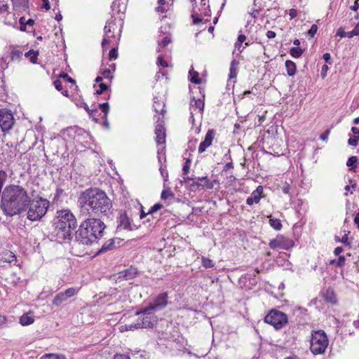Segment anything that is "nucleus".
Returning a JSON list of instances; mask_svg holds the SVG:
<instances>
[{
    "label": "nucleus",
    "instance_id": "nucleus-1",
    "mask_svg": "<svg viewBox=\"0 0 359 359\" xmlns=\"http://www.w3.org/2000/svg\"><path fill=\"white\" fill-rule=\"evenodd\" d=\"M80 217H91L93 215H107L112 208V203L106 193L99 189H87L79 198Z\"/></svg>",
    "mask_w": 359,
    "mask_h": 359
},
{
    "label": "nucleus",
    "instance_id": "nucleus-2",
    "mask_svg": "<svg viewBox=\"0 0 359 359\" xmlns=\"http://www.w3.org/2000/svg\"><path fill=\"white\" fill-rule=\"evenodd\" d=\"M29 203L30 197L21 186L11 184L2 191L0 207L7 216L12 217L26 211Z\"/></svg>",
    "mask_w": 359,
    "mask_h": 359
},
{
    "label": "nucleus",
    "instance_id": "nucleus-3",
    "mask_svg": "<svg viewBox=\"0 0 359 359\" xmlns=\"http://www.w3.org/2000/svg\"><path fill=\"white\" fill-rule=\"evenodd\" d=\"M75 232V241L82 245H91L97 243L104 233L106 225L99 218L87 217Z\"/></svg>",
    "mask_w": 359,
    "mask_h": 359
},
{
    "label": "nucleus",
    "instance_id": "nucleus-4",
    "mask_svg": "<svg viewBox=\"0 0 359 359\" xmlns=\"http://www.w3.org/2000/svg\"><path fill=\"white\" fill-rule=\"evenodd\" d=\"M53 226V234L59 242H62L72 239L73 231L77 226V221L69 210H62L57 212Z\"/></svg>",
    "mask_w": 359,
    "mask_h": 359
},
{
    "label": "nucleus",
    "instance_id": "nucleus-5",
    "mask_svg": "<svg viewBox=\"0 0 359 359\" xmlns=\"http://www.w3.org/2000/svg\"><path fill=\"white\" fill-rule=\"evenodd\" d=\"M310 351L313 355L323 354L329 344L327 335L323 330H311L309 339Z\"/></svg>",
    "mask_w": 359,
    "mask_h": 359
},
{
    "label": "nucleus",
    "instance_id": "nucleus-6",
    "mask_svg": "<svg viewBox=\"0 0 359 359\" xmlns=\"http://www.w3.org/2000/svg\"><path fill=\"white\" fill-rule=\"evenodd\" d=\"M29 206L27 218L32 221H36L46 213L49 207V201L47 199L40 198L37 201H30Z\"/></svg>",
    "mask_w": 359,
    "mask_h": 359
},
{
    "label": "nucleus",
    "instance_id": "nucleus-7",
    "mask_svg": "<svg viewBox=\"0 0 359 359\" xmlns=\"http://www.w3.org/2000/svg\"><path fill=\"white\" fill-rule=\"evenodd\" d=\"M264 322L273 325L276 330H279L287 323V316L281 311L271 310L265 316Z\"/></svg>",
    "mask_w": 359,
    "mask_h": 359
},
{
    "label": "nucleus",
    "instance_id": "nucleus-8",
    "mask_svg": "<svg viewBox=\"0 0 359 359\" xmlns=\"http://www.w3.org/2000/svg\"><path fill=\"white\" fill-rule=\"evenodd\" d=\"M168 305V294L166 292L158 294L154 299L153 303H151L147 307L143 310L138 311L140 313L152 314L156 311L162 310Z\"/></svg>",
    "mask_w": 359,
    "mask_h": 359
},
{
    "label": "nucleus",
    "instance_id": "nucleus-9",
    "mask_svg": "<svg viewBox=\"0 0 359 359\" xmlns=\"http://www.w3.org/2000/svg\"><path fill=\"white\" fill-rule=\"evenodd\" d=\"M271 249L280 248L288 250L293 247L294 242L292 240L287 238L282 235H278L276 238L271 240L269 243Z\"/></svg>",
    "mask_w": 359,
    "mask_h": 359
},
{
    "label": "nucleus",
    "instance_id": "nucleus-10",
    "mask_svg": "<svg viewBox=\"0 0 359 359\" xmlns=\"http://www.w3.org/2000/svg\"><path fill=\"white\" fill-rule=\"evenodd\" d=\"M14 124L13 114L5 109H0V127L3 131H8Z\"/></svg>",
    "mask_w": 359,
    "mask_h": 359
},
{
    "label": "nucleus",
    "instance_id": "nucleus-11",
    "mask_svg": "<svg viewBox=\"0 0 359 359\" xmlns=\"http://www.w3.org/2000/svg\"><path fill=\"white\" fill-rule=\"evenodd\" d=\"M78 290L76 288L69 287L65 292L58 293L53 299L52 304L53 306L58 307L69 298L76 294Z\"/></svg>",
    "mask_w": 359,
    "mask_h": 359
},
{
    "label": "nucleus",
    "instance_id": "nucleus-12",
    "mask_svg": "<svg viewBox=\"0 0 359 359\" xmlns=\"http://www.w3.org/2000/svg\"><path fill=\"white\" fill-rule=\"evenodd\" d=\"M116 25L114 20H108L104 28L105 35L102 41V46L104 49L107 48L110 43V39L114 37V26Z\"/></svg>",
    "mask_w": 359,
    "mask_h": 359
},
{
    "label": "nucleus",
    "instance_id": "nucleus-13",
    "mask_svg": "<svg viewBox=\"0 0 359 359\" xmlns=\"http://www.w3.org/2000/svg\"><path fill=\"white\" fill-rule=\"evenodd\" d=\"M185 182L193 181V183L197 187H201L203 189H211L214 187V181L210 180L207 176L202 177H187L184 178Z\"/></svg>",
    "mask_w": 359,
    "mask_h": 359
},
{
    "label": "nucleus",
    "instance_id": "nucleus-14",
    "mask_svg": "<svg viewBox=\"0 0 359 359\" xmlns=\"http://www.w3.org/2000/svg\"><path fill=\"white\" fill-rule=\"evenodd\" d=\"M215 136V131L212 129H210L208 130L205 139L203 142H201L198 147V153H203L208 147L211 146L212 143V140H214Z\"/></svg>",
    "mask_w": 359,
    "mask_h": 359
},
{
    "label": "nucleus",
    "instance_id": "nucleus-15",
    "mask_svg": "<svg viewBox=\"0 0 359 359\" xmlns=\"http://www.w3.org/2000/svg\"><path fill=\"white\" fill-rule=\"evenodd\" d=\"M118 228H122L127 230H133L135 226L131 223V219L126 212H121L118 218Z\"/></svg>",
    "mask_w": 359,
    "mask_h": 359
},
{
    "label": "nucleus",
    "instance_id": "nucleus-16",
    "mask_svg": "<svg viewBox=\"0 0 359 359\" xmlns=\"http://www.w3.org/2000/svg\"><path fill=\"white\" fill-rule=\"evenodd\" d=\"M137 274V269L131 266L124 271L118 272L117 273L116 280H132L136 277Z\"/></svg>",
    "mask_w": 359,
    "mask_h": 359
},
{
    "label": "nucleus",
    "instance_id": "nucleus-17",
    "mask_svg": "<svg viewBox=\"0 0 359 359\" xmlns=\"http://www.w3.org/2000/svg\"><path fill=\"white\" fill-rule=\"evenodd\" d=\"M263 187L260 185L258 186L257 189L252 191L250 196L247 198L246 203L249 205H252L254 203H258L260 199L263 197Z\"/></svg>",
    "mask_w": 359,
    "mask_h": 359
},
{
    "label": "nucleus",
    "instance_id": "nucleus-18",
    "mask_svg": "<svg viewBox=\"0 0 359 359\" xmlns=\"http://www.w3.org/2000/svg\"><path fill=\"white\" fill-rule=\"evenodd\" d=\"M159 119L158 117L155 128L156 142L158 144H162L165 142V131L162 123L159 122Z\"/></svg>",
    "mask_w": 359,
    "mask_h": 359
},
{
    "label": "nucleus",
    "instance_id": "nucleus-19",
    "mask_svg": "<svg viewBox=\"0 0 359 359\" xmlns=\"http://www.w3.org/2000/svg\"><path fill=\"white\" fill-rule=\"evenodd\" d=\"M204 109V102L201 99H195L193 97L190 101V111L191 115L193 116L194 112L202 113Z\"/></svg>",
    "mask_w": 359,
    "mask_h": 359
},
{
    "label": "nucleus",
    "instance_id": "nucleus-20",
    "mask_svg": "<svg viewBox=\"0 0 359 359\" xmlns=\"http://www.w3.org/2000/svg\"><path fill=\"white\" fill-rule=\"evenodd\" d=\"M138 312L136 313V315ZM139 315H141L142 318H138L139 321L140 322V325L142 326V328H147V327H152L154 325V322L151 320V318L149 316V314L148 313H140Z\"/></svg>",
    "mask_w": 359,
    "mask_h": 359
},
{
    "label": "nucleus",
    "instance_id": "nucleus-21",
    "mask_svg": "<svg viewBox=\"0 0 359 359\" xmlns=\"http://www.w3.org/2000/svg\"><path fill=\"white\" fill-rule=\"evenodd\" d=\"M0 259L4 262H8L10 264L13 263L14 264H15V263L17 262L16 257H15V254L11 251L4 252L1 255Z\"/></svg>",
    "mask_w": 359,
    "mask_h": 359
},
{
    "label": "nucleus",
    "instance_id": "nucleus-22",
    "mask_svg": "<svg viewBox=\"0 0 359 359\" xmlns=\"http://www.w3.org/2000/svg\"><path fill=\"white\" fill-rule=\"evenodd\" d=\"M115 248V239H109L102 246V248L97 251V254H101L109 250H111Z\"/></svg>",
    "mask_w": 359,
    "mask_h": 359
},
{
    "label": "nucleus",
    "instance_id": "nucleus-23",
    "mask_svg": "<svg viewBox=\"0 0 359 359\" xmlns=\"http://www.w3.org/2000/svg\"><path fill=\"white\" fill-rule=\"evenodd\" d=\"M34 322V318L31 313H27L22 315L20 318V323L23 325H29Z\"/></svg>",
    "mask_w": 359,
    "mask_h": 359
},
{
    "label": "nucleus",
    "instance_id": "nucleus-24",
    "mask_svg": "<svg viewBox=\"0 0 359 359\" xmlns=\"http://www.w3.org/2000/svg\"><path fill=\"white\" fill-rule=\"evenodd\" d=\"M285 67L289 76H292L296 74L297 66L296 64L292 60H287L285 62Z\"/></svg>",
    "mask_w": 359,
    "mask_h": 359
},
{
    "label": "nucleus",
    "instance_id": "nucleus-25",
    "mask_svg": "<svg viewBox=\"0 0 359 359\" xmlns=\"http://www.w3.org/2000/svg\"><path fill=\"white\" fill-rule=\"evenodd\" d=\"M269 224L275 230L279 231L282 228V224L279 219L273 218L269 216Z\"/></svg>",
    "mask_w": 359,
    "mask_h": 359
},
{
    "label": "nucleus",
    "instance_id": "nucleus-26",
    "mask_svg": "<svg viewBox=\"0 0 359 359\" xmlns=\"http://www.w3.org/2000/svg\"><path fill=\"white\" fill-rule=\"evenodd\" d=\"M53 85L55 88V89L58 91H61L62 94L67 97H69V92L68 90H62L63 88H62V82L60 79H56L54 82H53Z\"/></svg>",
    "mask_w": 359,
    "mask_h": 359
},
{
    "label": "nucleus",
    "instance_id": "nucleus-27",
    "mask_svg": "<svg viewBox=\"0 0 359 359\" xmlns=\"http://www.w3.org/2000/svg\"><path fill=\"white\" fill-rule=\"evenodd\" d=\"M189 75L191 76L190 81L191 83L199 84L201 83V79L198 77V73L194 70L193 68L189 70Z\"/></svg>",
    "mask_w": 359,
    "mask_h": 359
},
{
    "label": "nucleus",
    "instance_id": "nucleus-28",
    "mask_svg": "<svg viewBox=\"0 0 359 359\" xmlns=\"http://www.w3.org/2000/svg\"><path fill=\"white\" fill-rule=\"evenodd\" d=\"M39 359H67L63 354L47 353L42 355Z\"/></svg>",
    "mask_w": 359,
    "mask_h": 359
},
{
    "label": "nucleus",
    "instance_id": "nucleus-29",
    "mask_svg": "<svg viewBox=\"0 0 359 359\" xmlns=\"http://www.w3.org/2000/svg\"><path fill=\"white\" fill-rule=\"evenodd\" d=\"M22 52L18 49H13L11 52V60L12 61H19L22 57Z\"/></svg>",
    "mask_w": 359,
    "mask_h": 359
},
{
    "label": "nucleus",
    "instance_id": "nucleus-30",
    "mask_svg": "<svg viewBox=\"0 0 359 359\" xmlns=\"http://www.w3.org/2000/svg\"><path fill=\"white\" fill-rule=\"evenodd\" d=\"M238 62L236 60H233L231 62V67H230V73H229V77L231 79L235 78L237 74V69L236 66L238 65Z\"/></svg>",
    "mask_w": 359,
    "mask_h": 359
},
{
    "label": "nucleus",
    "instance_id": "nucleus-31",
    "mask_svg": "<svg viewBox=\"0 0 359 359\" xmlns=\"http://www.w3.org/2000/svg\"><path fill=\"white\" fill-rule=\"evenodd\" d=\"M325 300L332 304H334L337 302L336 297L332 290H327L325 294Z\"/></svg>",
    "mask_w": 359,
    "mask_h": 359
},
{
    "label": "nucleus",
    "instance_id": "nucleus-32",
    "mask_svg": "<svg viewBox=\"0 0 359 359\" xmlns=\"http://www.w3.org/2000/svg\"><path fill=\"white\" fill-rule=\"evenodd\" d=\"M304 50L299 47H293L290 49V55L295 58H299L302 55Z\"/></svg>",
    "mask_w": 359,
    "mask_h": 359
},
{
    "label": "nucleus",
    "instance_id": "nucleus-33",
    "mask_svg": "<svg viewBox=\"0 0 359 359\" xmlns=\"http://www.w3.org/2000/svg\"><path fill=\"white\" fill-rule=\"evenodd\" d=\"M38 55L39 53L37 51H34L32 50L28 51L25 54V57H29V60L32 63L36 62Z\"/></svg>",
    "mask_w": 359,
    "mask_h": 359
},
{
    "label": "nucleus",
    "instance_id": "nucleus-34",
    "mask_svg": "<svg viewBox=\"0 0 359 359\" xmlns=\"http://www.w3.org/2000/svg\"><path fill=\"white\" fill-rule=\"evenodd\" d=\"M357 161H358L357 156H351L348 159L347 163H346L347 166L351 167V170L354 172L355 171V168L356 167L355 163H356Z\"/></svg>",
    "mask_w": 359,
    "mask_h": 359
},
{
    "label": "nucleus",
    "instance_id": "nucleus-35",
    "mask_svg": "<svg viewBox=\"0 0 359 359\" xmlns=\"http://www.w3.org/2000/svg\"><path fill=\"white\" fill-rule=\"evenodd\" d=\"M99 109L104 113L103 117L107 118V114L109 110V105L107 102L98 104Z\"/></svg>",
    "mask_w": 359,
    "mask_h": 359
},
{
    "label": "nucleus",
    "instance_id": "nucleus-36",
    "mask_svg": "<svg viewBox=\"0 0 359 359\" xmlns=\"http://www.w3.org/2000/svg\"><path fill=\"white\" fill-rule=\"evenodd\" d=\"M13 5L17 8H24L27 6V0H11Z\"/></svg>",
    "mask_w": 359,
    "mask_h": 359
},
{
    "label": "nucleus",
    "instance_id": "nucleus-37",
    "mask_svg": "<svg viewBox=\"0 0 359 359\" xmlns=\"http://www.w3.org/2000/svg\"><path fill=\"white\" fill-rule=\"evenodd\" d=\"M82 107L86 109L90 117H94L93 113H99L97 109H90L86 103H82Z\"/></svg>",
    "mask_w": 359,
    "mask_h": 359
},
{
    "label": "nucleus",
    "instance_id": "nucleus-38",
    "mask_svg": "<svg viewBox=\"0 0 359 359\" xmlns=\"http://www.w3.org/2000/svg\"><path fill=\"white\" fill-rule=\"evenodd\" d=\"M161 103L155 102V104L154 105V110L158 114H163L164 112L165 111V110L164 109L165 105L163 104L161 107Z\"/></svg>",
    "mask_w": 359,
    "mask_h": 359
},
{
    "label": "nucleus",
    "instance_id": "nucleus-39",
    "mask_svg": "<svg viewBox=\"0 0 359 359\" xmlns=\"http://www.w3.org/2000/svg\"><path fill=\"white\" fill-rule=\"evenodd\" d=\"M99 88L96 90V93L98 95H101L103 93L105 90L108 89V85L106 83H100L98 85Z\"/></svg>",
    "mask_w": 359,
    "mask_h": 359
},
{
    "label": "nucleus",
    "instance_id": "nucleus-40",
    "mask_svg": "<svg viewBox=\"0 0 359 359\" xmlns=\"http://www.w3.org/2000/svg\"><path fill=\"white\" fill-rule=\"evenodd\" d=\"M118 57V51L116 48H113L109 53V59L110 60H116Z\"/></svg>",
    "mask_w": 359,
    "mask_h": 359
},
{
    "label": "nucleus",
    "instance_id": "nucleus-41",
    "mask_svg": "<svg viewBox=\"0 0 359 359\" xmlns=\"http://www.w3.org/2000/svg\"><path fill=\"white\" fill-rule=\"evenodd\" d=\"M203 266L205 268H211L214 266V264L212 260L208 259V258H203L202 260Z\"/></svg>",
    "mask_w": 359,
    "mask_h": 359
},
{
    "label": "nucleus",
    "instance_id": "nucleus-42",
    "mask_svg": "<svg viewBox=\"0 0 359 359\" xmlns=\"http://www.w3.org/2000/svg\"><path fill=\"white\" fill-rule=\"evenodd\" d=\"M59 78H62L67 80V81L73 83L74 85L76 84V81L73 79L72 77H70L67 73H62L59 75Z\"/></svg>",
    "mask_w": 359,
    "mask_h": 359
},
{
    "label": "nucleus",
    "instance_id": "nucleus-43",
    "mask_svg": "<svg viewBox=\"0 0 359 359\" xmlns=\"http://www.w3.org/2000/svg\"><path fill=\"white\" fill-rule=\"evenodd\" d=\"M101 75L104 77L105 79H111L113 78L112 74L111 72L110 69H104L102 72H100Z\"/></svg>",
    "mask_w": 359,
    "mask_h": 359
},
{
    "label": "nucleus",
    "instance_id": "nucleus-44",
    "mask_svg": "<svg viewBox=\"0 0 359 359\" xmlns=\"http://www.w3.org/2000/svg\"><path fill=\"white\" fill-rule=\"evenodd\" d=\"M163 207V205L160 203H156L154 206H152L151 208V209L149 210V212H147V215H152L153 213H154L155 212H156L157 210L161 209Z\"/></svg>",
    "mask_w": 359,
    "mask_h": 359
},
{
    "label": "nucleus",
    "instance_id": "nucleus-45",
    "mask_svg": "<svg viewBox=\"0 0 359 359\" xmlns=\"http://www.w3.org/2000/svg\"><path fill=\"white\" fill-rule=\"evenodd\" d=\"M359 141V136H354V137L349 138L348 140V144L351 146H357Z\"/></svg>",
    "mask_w": 359,
    "mask_h": 359
},
{
    "label": "nucleus",
    "instance_id": "nucleus-46",
    "mask_svg": "<svg viewBox=\"0 0 359 359\" xmlns=\"http://www.w3.org/2000/svg\"><path fill=\"white\" fill-rule=\"evenodd\" d=\"M246 39V36L244 34H240L238 37V40L235 43V46L238 48L241 46L242 43L244 42Z\"/></svg>",
    "mask_w": 359,
    "mask_h": 359
},
{
    "label": "nucleus",
    "instance_id": "nucleus-47",
    "mask_svg": "<svg viewBox=\"0 0 359 359\" xmlns=\"http://www.w3.org/2000/svg\"><path fill=\"white\" fill-rule=\"evenodd\" d=\"M169 196H173V194L170 189L163 190L162 191V193H161V198L162 199H166Z\"/></svg>",
    "mask_w": 359,
    "mask_h": 359
},
{
    "label": "nucleus",
    "instance_id": "nucleus-48",
    "mask_svg": "<svg viewBox=\"0 0 359 359\" xmlns=\"http://www.w3.org/2000/svg\"><path fill=\"white\" fill-rule=\"evenodd\" d=\"M190 160L187 159L184 163V165H183V168H182V171H183V175H187L189 171V168H190Z\"/></svg>",
    "mask_w": 359,
    "mask_h": 359
},
{
    "label": "nucleus",
    "instance_id": "nucleus-49",
    "mask_svg": "<svg viewBox=\"0 0 359 359\" xmlns=\"http://www.w3.org/2000/svg\"><path fill=\"white\" fill-rule=\"evenodd\" d=\"M128 329L130 330H134L135 329L142 328V326L140 325V322L139 320H137L136 323L130 324L127 325Z\"/></svg>",
    "mask_w": 359,
    "mask_h": 359
},
{
    "label": "nucleus",
    "instance_id": "nucleus-50",
    "mask_svg": "<svg viewBox=\"0 0 359 359\" xmlns=\"http://www.w3.org/2000/svg\"><path fill=\"white\" fill-rule=\"evenodd\" d=\"M317 30H318V27L316 25H313L311 27V29L309 30L308 32V34L311 36V37H313L314 35L316 34L317 32Z\"/></svg>",
    "mask_w": 359,
    "mask_h": 359
},
{
    "label": "nucleus",
    "instance_id": "nucleus-51",
    "mask_svg": "<svg viewBox=\"0 0 359 359\" xmlns=\"http://www.w3.org/2000/svg\"><path fill=\"white\" fill-rule=\"evenodd\" d=\"M170 42H171L170 39L168 36H165L161 41H158V46L165 47Z\"/></svg>",
    "mask_w": 359,
    "mask_h": 359
},
{
    "label": "nucleus",
    "instance_id": "nucleus-52",
    "mask_svg": "<svg viewBox=\"0 0 359 359\" xmlns=\"http://www.w3.org/2000/svg\"><path fill=\"white\" fill-rule=\"evenodd\" d=\"M157 63L163 67H168V63L163 59L162 56H158L157 58Z\"/></svg>",
    "mask_w": 359,
    "mask_h": 359
},
{
    "label": "nucleus",
    "instance_id": "nucleus-53",
    "mask_svg": "<svg viewBox=\"0 0 359 359\" xmlns=\"http://www.w3.org/2000/svg\"><path fill=\"white\" fill-rule=\"evenodd\" d=\"M25 22H26V20H25V17H22V18H20V29L21 31H25L26 30Z\"/></svg>",
    "mask_w": 359,
    "mask_h": 359
},
{
    "label": "nucleus",
    "instance_id": "nucleus-54",
    "mask_svg": "<svg viewBox=\"0 0 359 359\" xmlns=\"http://www.w3.org/2000/svg\"><path fill=\"white\" fill-rule=\"evenodd\" d=\"M344 262H345L344 256H339V257L338 258V260L337 262V266L339 267H341L344 264Z\"/></svg>",
    "mask_w": 359,
    "mask_h": 359
},
{
    "label": "nucleus",
    "instance_id": "nucleus-55",
    "mask_svg": "<svg viewBox=\"0 0 359 359\" xmlns=\"http://www.w3.org/2000/svg\"><path fill=\"white\" fill-rule=\"evenodd\" d=\"M330 134V130H326L324 133L321 134L320 138L323 141H327L328 138V135Z\"/></svg>",
    "mask_w": 359,
    "mask_h": 359
},
{
    "label": "nucleus",
    "instance_id": "nucleus-56",
    "mask_svg": "<svg viewBox=\"0 0 359 359\" xmlns=\"http://www.w3.org/2000/svg\"><path fill=\"white\" fill-rule=\"evenodd\" d=\"M114 359H130V357L125 354H116L114 355Z\"/></svg>",
    "mask_w": 359,
    "mask_h": 359
},
{
    "label": "nucleus",
    "instance_id": "nucleus-57",
    "mask_svg": "<svg viewBox=\"0 0 359 359\" xmlns=\"http://www.w3.org/2000/svg\"><path fill=\"white\" fill-rule=\"evenodd\" d=\"M289 15L290 16V19H293L297 15V11L294 8H291L289 11Z\"/></svg>",
    "mask_w": 359,
    "mask_h": 359
},
{
    "label": "nucleus",
    "instance_id": "nucleus-58",
    "mask_svg": "<svg viewBox=\"0 0 359 359\" xmlns=\"http://www.w3.org/2000/svg\"><path fill=\"white\" fill-rule=\"evenodd\" d=\"M42 8L48 11L50 8V3L48 0H43Z\"/></svg>",
    "mask_w": 359,
    "mask_h": 359
},
{
    "label": "nucleus",
    "instance_id": "nucleus-59",
    "mask_svg": "<svg viewBox=\"0 0 359 359\" xmlns=\"http://www.w3.org/2000/svg\"><path fill=\"white\" fill-rule=\"evenodd\" d=\"M191 18L193 19V22L194 25H197L202 21L201 18L196 17L194 14L191 15Z\"/></svg>",
    "mask_w": 359,
    "mask_h": 359
},
{
    "label": "nucleus",
    "instance_id": "nucleus-60",
    "mask_svg": "<svg viewBox=\"0 0 359 359\" xmlns=\"http://www.w3.org/2000/svg\"><path fill=\"white\" fill-rule=\"evenodd\" d=\"M276 36V34L273 31H268L266 32V36L268 39H273Z\"/></svg>",
    "mask_w": 359,
    "mask_h": 359
},
{
    "label": "nucleus",
    "instance_id": "nucleus-61",
    "mask_svg": "<svg viewBox=\"0 0 359 359\" xmlns=\"http://www.w3.org/2000/svg\"><path fill=\"white\" fill-rule=\"evenodd\" d=\"M359 8V0H355L354 5L351 6V9L356 11Z\"/></svg>",
    "mask_w": 359,
    "mask_h": 359
},
{
    "label": "nucleus",
    "instance_id": "nucleus-62",
    "mask_svg": "<svg viewBox=\"0 0 359 359\" xmlns=\"http://www.w3.org/2000/svg\"><path fill=\"white\" fill-rule=\"evenodd\" d=\"M337 35L339 36L340 37H344L346 36V33L341 28H340L338 29Z\"/></svg>",
    "mask_w": 359,
    "mask_h": 359
},
{
    "label": "nucleus",
    "instance_id": "nucleus-63",
    "mask_svg": "<svg viewBox=\"0 0 359 359\" xmlns=\"http://www.w3.org/2000/svg\"><path fill=\"white\" fill-rule=\"evenodd\" d=\"M8 8V6L6 4H0V13L6 11Z\"/></svg>",
    "mask_w": 359,
    "mask_h": 359
},
{
    "label": "nucleus",
    "instance_id": "nucleus-64",
    "mask_svg": "<svg viewBox=\"0 0 359 359\" xmlns=\"http://www.w3.org/2000/svg\"><path fill=\"white\" fill-rule=\"evenodd\" d=\"M354 223L357 225L359 229V212L357 213L354 218Z\"/></svg>",
    "mask_w": 359,
    "mask_h": 359
}]
</instances>
